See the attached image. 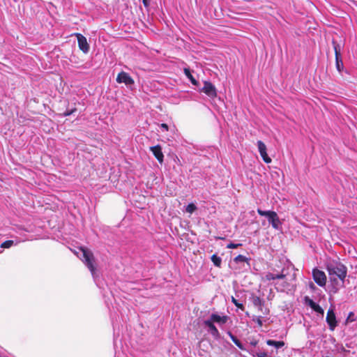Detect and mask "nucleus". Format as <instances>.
Segmentation results:
<instances>
[{
	"mask_svg": "<svg viewBox=\"0 0 357 357\" xmlns=\"http://www.w3.org/2000/svg\"><path fill=\"white\" fill-rule=\"evenodd\" d=\"M184 73L185 75L188 77V78H189V79L190 80L191 83L193 84V85H198V82L195 79V78L192 75L191 73H190V69L188 68H184Z\"/></svg>",
	"mask_w": 357,
	"mask_h": 357,
	"instance_id": "obj_16",
	"label": "nucleus"
},
{
	"mask_svg": "<svg viewBox=\"0 0 357 357\" xmlns=\"http://www.w3.org/2000/svg\"><path fill=\"white\" fill-rule=\"evenodd\" d=\"M287 273L284 268H282L280 273H273L271 272H268L266 273L264 276V280L266 281H271V280H282V282L279 284L278 282L274 283V286L275 289L278 291H284L286 288L289 287V283L287 281Z\"/></svg>",
	"mask_w": 357,
	"mask_h": 357,
	"instance_id": "obj_1",
	"label": "nucleus"
},
{
	"mask_svg": "<svg viewBox=\"0 0 357 357\" xmlns=\"http://www.w3.org/2000/svg\"><path fill=\"white\" fill-rule=\"evenodd\" d=\"M71 113H72V112H67V113H65V115H66V116H68V115H70Z\"/></svg>",
	"mask_w": 357,
	"mask_h": 357,
	"instance_id": "obj_34",
	"label": "nucleus"
},
{
	"mask_svg": "<svg viewBox=\"0 0 357 357\" xmlns=\"http://www.w3.org/2000/svg\"><path fill=\"white\" fill-rule=\"evenodd\" d=\"M305 303L312 308L316 303L314 302L312 299H310L309 297L306 296L305 298Z\"/></svg>",
	"mask_w": 357,
	"mask_h": 357,
	"instance_id": "obj_26",
	"label": "nucleus"
},
{
	"mask_svg": "<svg viewBox=\"0 0 357 357\" xmlns=\"http://www.w3.org/2000/svg\"><path fill=\"white\" fill-rule=\"evenodd\" d=\"M327 271L330 276H337L342 282L344 280L347 274V267L340 262H333L328 264Z\"/></svg>",
	"mask_w": 357,
	"mask_h": 357,
	"instance_id": "obj_2",
	"label": "nucleus"
},
{
	"mask_svg": "<svg viewBox=\"0 0 357 357\" xmlns=\"http://www.w3.org/2000/svg\"><path fill=\"white\" fill-rule=\"evenodd\" d=\"M312 276L314 282L320 287H324L326 283V276L324 271L317 268L312 271Z\"/></svg>",
	"mask_w": 357,
	"mask_h": 357,
	"instance_id": "obj_5",
	"label": "nucleus"
},
{
	"mask_svg": "<svg viewBox=\"0 0 357 357\" xmlns=\"http://www.w3.org/2000/svg\"><path fill=\"white\" fill-rule=\"evenodd\" d=\"M326 322L328 324L329 329L333 331L335 330V327L337 325V322L336 320L335 314L332 309H329L327 312L326 314Z\"/></svg>",
	"mask_w": 357,
	"mask_h": 357,
	"instance_id": "obj_9",
	"label": "nucleus"
},
{
	"mask_svg": "<svg viewBox=\"0 0 357 357\" xmlns=\"http://www.w3.org/2000/svg\"><path fill=\"white\" fill-rule=\"evenodd\" d=\"M204 324L208 327L211 334L215 337L218 338L220 337V333L216 328V326L214 325V324L209 321V320H205L204 321Z\"/></svg>",
	"mask_w": 357,
	"mask_h": 357,
	"instance_id": "obj_12",
	"label": "nucleus"
},
{
	"mask_svg": "<svg viewBox=\"0 0 357 357\" xmlns=\"http://www.w3.org/2000/svg\"><path fill=\"white\" fill-rule=\"evenodd\" d=\"M257 357H267V354L266 352H260L256 354Z\"/></svg>",
	"mask_w": 357,
	"mask_h": 357,
	"instance_id": "obj_30",
	"label": "nucleus"
},
{
	"mask_svg": "<svg viewBox=\"0 0 357 357\" xmlns=\"http://www.w3.org/2000/svg\"><path fill=\"white\" fill-rule=\"evenodd\" d=\"M118 83H124L126 85H131L134 83V80L128 73L121 72L118 74L116 77Z\"/></svg>",
	"mask_w": 357,
	"mask_h": 357,
	"instance_id": "obj_10",
	"label": "nucleus"
},
{
	"mask_svg": "<svg viewBox=\"0 0 357 357\" xmlns=\"http://www.w3.org/2000/svg\"><path fill=\"white\" fill-rule=\"evenodd\" d=\"M312 309L315 311L316 312L319 313V314H324V310L321 308V307L318 305V304H315L312 307Z\"/></svg>",
	"mask_w": 357,
	"mask_h": 357,
	"instance_id": "obj_25",
	"label": "nucleus"
},
{
	"mask_svg": "<svg viewBox=\"0 0 357 357\" xmlns=\"http://www.w3.org/2000/svg\"><path fill=\"white\" fill-rule=\"evenodd\" d=\"M257 343H258V342L257 340H253V341L250 342V344L255 347L257 344Z\"/></svg>",
	"mask_w": 357,
	"mask_h": 357,
	"instance_id": "obj_32",
	"label": "nucleus"
},
{
	"mask_svg": "<svg viewBox=\"0 0 357 357\" xmlns=\"http://www.w3.org/2000/svg\"><path fill=\"white\" fill-rule=\"evenodd\" d=\"M257 213L261 216L266 217L269 223L274 229H278L280 227L282 222L276 212L273 211H262L261 209L258 208Z\"/></svg>",
	"mask_w": 357,
	"mask_h": 357,
	"instance_id": "obj_4",
	"label": "nucleus"
},
{
	"mask_svg": "<svg viewBox=\"0 0 357 357\" xmlns=\"http://www.w3.org/2000/svg\"><path fill=\"white\" fill-rule=\"evenodd\" d=\"M234 261L236 262V263H242V262H248V259L242 255H238V256H236L234 259Z\"/></svg>",
	"mask_w": 357,
	"mask_h": 357,
	"instance_id": "obj_21",
	"label": "nucleus"
},
{
	"mask_svg": "<svg viewBox=\"0 0 357 357\" xmlns=\"http://www.w3.org/2000/svg\"><path fill=\"white\" fill-rule=\"evenodd\" d=\"M332 44L333 46L335 58L338 56H341V47L340 45L334 40L332 41Z\"/></svg>",
	"mask_w": 357,
	"mask_h": 357,
	"instance_id": "obj_17",
	"label": "nucleus"
},
{
	"mask_svg": "<svg viewBox=\"0 0 357 357\" xmlns=\"http://www.w3.org/2000/svg\"><path fill=\"white\" fill-rule=\"evenodd\" d=\"M335 66L337 70L340 73L342 71L344 68L343 61L342 59V56H338L335 58Z\"/></svg>",
	"mask_w": 357,
	"mask_h": 357,
	"instance_id": "obj_20",
	"label": "nucleus"
},
{
	"mask_svg": "<svg viewBox=\"0 0 357 357\" xmlns=\"http://www.w3.org/2000/svg\"><path fill=\"white\" fill-rule=\"evenodd\" d=\"M150 150L153 153L155 158L158 160L160 163L163 162L164 155L162 151V148L160 145H156L150 147Z\"/></svg>",
	"mask_w": 357,
	"mask_h": 357,
	"instance_id": "obj_11",
	"label": "nucleus"
},
{
	"mask_svg": "<svg viewBox=\"0 0 357 357\" xmlns=\"http://www.w3.org/2000/svg\"><path fill=\"white\" fill-rule=\"evenodd\" d=\"M143 3L145 7H148V6H149L148 0H143Z\"/></svg>",
	"mask_w": 357,
	"mask_h": 357,
	"instance_id": "obj_33",
	"label": "nucleus"
},
{
	"mask_svg": "<svg viewBox=\"0 0 357 357\" xmlns=\"http://www.w3.org/2000/svg\"><path fill=\"white\" fill-rule=\"evenodd\" d=\"M77 37L78 47L80 50L84 53H87L89 51V45L86 40V38L81 33H75L73 34Z\"/></svg>",
	"mask_w": 357,
	"mask_h": 357,
	"instance_id": "obj_6",
	"label": "nucleus"
},
{
	"mask_svg": "<svg viewBox=\"0 0 357 357\" xmlns=\"http://www.w3.org/2000/svg\"><path fill=\"white\" fill-rule=\"evenodd\" d=\"M14 242L12 240H7L3 242L1 245V248H9L13 245Z\"/></svg>",
	"mask_w": 357,
	"mask_h": 357,
	"instance_id": "obj_24",
	"label": "nucleus"
},
{
	"mask_svg": "<svg viewBox=\"0 0 357 357\" xmlns=\"http://www.w3.org/2000/svg\"><path fill=\"white\" fill-rule=\"evenodd\" d=\"M256 321L259 327H261L263 325L262 321L260 317H257L256 319H254Z\"/></svg>",
	"mask_w": 357,
	"mask_h": 357,
	"instance_id": "obj_29",
	"label": "nucleus"
},
{
	"mask_svg": "<svg viewBox=\"0 0 357 357\" xmlns=\"http://www.w3.org/2000/svg\"><path fill=\"white\" fill-rule=\"evenodd\" d=\"M354 312H351L349 314V316L347 319V321H354L355 319H354Z\"/></svg>",
	"mask_w": 357,
	"mask_h": 357,
	"instance_id": "obj_28",
	"label": "nucleus"
},
{
	"mask_svg": "<svg viewBox=\"0 0 357 357\" xmlns=\"http://www.w3.org/2000/svg\"><path fill=\"white\" fill-rule=\"evenodd\" d=\"M160 127L164 128L167 131L169 130V126H168V125L167 123H162L160 125Z\"/></svg>",
	"mask_w": 357,
	"mask_h": 357,
	"instance_id": "obj_31",
	"label": "nucleus"
},
{
	"mask_svg": "<svg viewBox=\"0 0 357 357\" xmlns=\"http://www.w3.org/2000/svg\"><path fill=\"white\" fill-rule=\"evenodd\" d=\"M211 261L213 263V264L216 266L220 268L222 264V259L220 257H218L217 255L214 254L211 256Z\"/></svg>",
	"mask_w": 357,
	"mask_h": 357,
	"instance_id": "obj_19",
	"label": "nucleus"
},
{
	"mask_svg": "<svg viewBox=\"0 0 357 357\" xmlns=\"http://www.w3.org/2000/svg\"><path fill=\"white\" fill-rule=\"evenodd\" d=\"M227 316H220L217 314H212L210 317L209 321H212L213 323L216 322L219 324H225L227 321Z\"/></svg>",
	"mask_w": 357,
	"mask_h": 357,
	"instance_id": "obj_13",
	"label": "nucleus"
},
{
	"mask_svg": "<svg viewBox=\"0 0 357 357\" xmlns=\"http://www.w3.org/2000/svg\"><path fill=\"white\" fill-rule=\"evenodd\" d=\"M266 344L268 346H273L278 349L282 347L284 345V341H275L273 340H266Z\"/></svg>",
	"mask_w": 357,
	"mask_h": 357,
	"instance_id": "obj_14",
	"label": "nucleus"
},
{
	"mask_svg": "<svg viewBox=\"0 0 357 357\" xmlns=\"http://www.w3.org/2000/svg\"><path fill=\"white\" fill-rule=\"evenodd\" d=\"M241 246V243H229L227 245V248H229V249H235V248H237L238 247Z\"/></svg>",
	"mask_w": 357,
	"mask_h": 357,
	"instance_id": "obj_27",
	"label": "nucleus"
},
{
	"mask_svg": "<svg viewBox=\"0 0 357 357\" xmlns=\"http://www.w3.org/2000/svg\"><path fill=\"white\" fill-rule=\"evenodd\" d=\"M252 302L253 305L256 307H259L260 310H261L262 306L264 305V301L259 296H253L252 297Z\"/></svg>",
	"mask_w": 357,
	"mask_h": 357,
	"instance_id": "obj_15",
	"label": "nucleus"
},
{
	"mask_svg": "<svg viewBox=\"0 0 357 357\" xmlns=\"http://www.w3.org/2000/svg\"><path fill=\"white\" fill-rule=\"evenodd\" d=\"M79 250L82 252L83 259H82L84 264L89 269L92 275L96 274V259L93 252L88 248L80 247Z\"/></svg>",
	"mask_w": 357,
	"mask_h": 357,
	"instance_id": "obj_3",
	"label": "nucleus"
},
{
	"mask_svg": "<svg viewBox=\"0 0 357 357\" xmlns=\"http://www.w3.org/2000/svg\"><path fill=\"white\" fill-rule=\"evenodd\" d=\"M257 146L261 157L264 162L268 164L272 162L271 158L267 154V148L266 144L261 140L257 141Z\"/></svg>",
	"mask_w": 357,
	"mask_h": 357,
	"instance_id": "obj_8",
	"label": "nucleus"
},
{
	"mask_svg": "<svg viewBox=\"0 0 357 357\" xmlns=\"http://www.w3.org/2000/svg\"><path fill=\"white\" fill-rule=\"evenodd\" d=\"M201 91L210 98H213L217 96L216 89L215 86L210 82H204V87Z\"/></svg>",
	"mask_w": 357,
	"mask_h": 357,
	"instance_id": "obj_7",
	"label": "nucleus"
},
{
	"mask_svg": "<svg viewBox=\"0 0 357 357\" xmlns=\"http://www.w3.org/2000/svg\"><path fill=\"white\" fill-rule=\"evenodd\" d=\"M231 302L234 304L236 307H237L242 311L245 310L244 305L242 303H240L234 296H231Z\"/></svg>",
	"mask_w": 357,
	"mask_h": 357,
	"instance_id": "obj_22",
	"label": "nucleus"
},
{
	"mask_svg": "<svg viewBox=\"0 0 357 357\" xmlns=\"http://www.w3.org/2000/svg\"><path fill=\"white\" fill-rule=\"evenodd\" d=\"M229 335L231 338V340H232V342L241 350H243L244 348H243V346L242 344V343L240 342L239 340L237 339V337L236 336H234L231 333H229Z\"/></svg>",
	"mask_w": 357,
	"mask_h": 357,
	"instance_id": "obj_18",
	"label": "nucleus"
},
{
	"mask_svg": "<svg viewBox=\"0 0 357 357\" xmlns=\"http://www.w3.org/2000/svg\"><path fill=\"white\" fill-rule=\"evenodd\" d=\"M197 210V206L193 203L189 204L185 208L187 213H192Z\"/></svg>",
	"mask_w": 357,
	"mask_h": 357,
	"instance_id": "obj_23",
	"label": "nucleus"
}]
</instances>
